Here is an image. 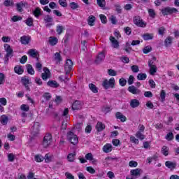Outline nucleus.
I'll return each mask as SVG.
<instances>
[{
  "mask_svg": "<svg viewBox=\"0 0 179 179\" xmlns=\"http://www.w3.org/2000/svg\"><path fill=\"white\" fill-rule=\"evenodd\" d=\"M8 162H14L15 161V155L13 153L8 154Z\"/></svg>",
  "mask_w": 179,
  "mask_h": 179,
  "instance_id": "obj_64",
  "label": "nucleus"
},
{
  "mask_svg": "<svg viewBox=\"0 0 179 179\" xmlns=\"http://www.w3.org/2000/svg\"><path fill=\"white\" fill-rule=\"evenodd\" d=\"M156 57H153L152 59L148 60V66L150 68V75H155L157 72V66H156Z\"/></svg>",
  "mask_w": 179,
  "mask_h": 179,
  "instance_id": "obj_2",
  "label": "nucleus"
},
{
  "mask_svg": "<svg viewBox=\"0 0 179 179\" xmlns=\"http://www.w3.org/2000/svg\"><path fill=\"white\" fill-rule=\"evenodd\" d=\"M127 90L129 93H131V94H141V90L138 89V87L134 85L129 86Z\"/></svg>",
  "mask_w": 179,
  "mask_h": 179,
  "instance_id": "obj_14",
  "label": "nucleus"
},
{
  "mask_svg": "<svg viewBox=\"0 0 179 179\" xmlns=\"http://www.w3.org/2000/svg\"><path fill=\"white\" fill-rule=\"evenodd\" d=\"M109 39L113 48H118V47H120V43H118V41H117V39H115L114 36H110Z\"/></svg>",
  "mask_w": 179,
  "mask_h": 179,
  "instance_id": "obj_19",
  "label": "nucleus"
},
{
  "mask_svg": "<svg viewBox=\"0 0 179 179\" xmlns=\"http://www.w3.org/2000/svg\"><path fill=\"white\" fill-rule=\"evenodd\" d=\"M27 26L31 27L33 26V18L31 17H29L25 21Z\"/></svg>",
  "mask_w": 179,
  "mask_h": 179,
  "instance_id": "obj_41",
  "label": "nucleus"
},
{
  "mask_svg": "<svg viewBox=\"0 0 179 179\" xmlns=\"http://www.w3.org/2000/svg\"><path fill=\"white\" fill-rule=\"evenodd\" d=\"M144 54H149L150 51H152V47L150 46H146L143 50Z\"/></svg>",
  "mask_w": 179,
  "mask_h": 179,
  "instance_id": "obj_53",
  "label": "nucleus"
},
{
  "mask_svg": "<svg viewBox=\"0 0 179 179\" xmlns=\"http://www.w3.org/2000/svg\"><path fill=\"white\" fill-rule=\"evenodd\" d=\"M49 43L52 46L57 45L58 43V38L55 36H50L49 38Z\"/></svg>",
  "mask_w": 179,
  "mask_h": 179,
  "instance_id": "obj_25",
  "label": "nucleus"
},
{
  "mask_svg": "<svg viewBox=\"0 0 179 179\" xmlns=\"http://www.w3.org/2000/svg\"><path fill=\"white\" fill-rule=\"evenodd\" d=\"M165 138L166 141H173L174 139V134L171 132L168 133Z\"/></svg>",
  "mask_w": 179,
  "mask_h": 179,
  "instance_id": "obj_45",
  "label": "nucleus"
},
{
  "mask_svg": "<svg viewBox=\"0 0 179 179\" xmlns=\"http://www.w3.org/2000/svg\"><path fill=\"white\" fill-rule=\"evenodd\" d=\"M131 69L134 73H138V72H139V66H138V65H133L131 67Z\"/></svg>",
  "mask_w": 179,
  "mask_h": 179,
  "instance_id": "obj_51",
  "label": "nucleus"
},
{
  "mask_svg": "<svg viewBox=\"0 0 179 179\" xmlns=\"http://www.w3.org/2000/svg\"><path fill=\"white\" fill-rule=\"evenodd\" d=\"M136 136L138 139H141V141H143V139H145V135H143V134H142L141 131H137Z\"/></svg>",
  "mask_w": 179,
  "mask_h": 179,
  "instance_id": "obj_46",
  "label": "nucleus"
},
{
  "mask_svg": "<svg viewBox=\"0 0 179 179\" xmlns=\"http://www.w3.org/2000/svg\"><path fill=\"white\" fill-rule=\"evenodd\" d=\"M67 138L72 143V145H77V143L79 142V140L78 138V136L75 135V134L73 131H69L67 133Z\"/></svg>",
  "mask_w": 179,
  "mask_h": 179,
  "instance_id": "obj_4",
  "label": "nucleus"
},
{
  "mask_svg": "<svg viewBox=\"0 0 179 179\" xmlns=\"http://www.w3.org/2000/svg\"><path fill=\"white\" fill-rule=\"evenodd\" d=\"M33 15L35 17H40V16H41V8H40V7H36L33 11Z\"/></svg>",
  "mask_w": 179,
  "mask_h": 179,
  "instance_id": "obj_29",
  "label": "nucleus"
},
{
  "mask_svg": "<svg viewBox=\"0 0 179 179\" xmlns=\"http://www.w3.org/2000/svg\"><path fill=\"white\" fill-rule=\"evenodd\" d=\"M27 71L29 75H34V69H33L31 64L27 65Z\"/></svg>",
  "mask_w": 179,
  "mask_h": 179,
  "instance_id": "obj_35",
  "label": "nucleus"
},
{
  "mask_svg": "<svg viewBox=\"0 0 179 179\" xmlns=\"http://www.w3.org/2000/svg\"><path fill=\"white\" fill-rule=\"evenodd\" d=\"M89 26H94V22H96V17L94 15H90L87 20Z\"/></svg>",
  "mask_w": 179,
  "mask_h": 179,
  "instance_id": "obj_30",
  "label": "nucleus"
},
{
  "mask_svg": "<svg viewBox=\"0 0 179 179\" xmlns=\"http://www.w3.org/2000/svg\"><path fill=\"white\" fill-rule=\"evenodd\" d=\"M8 121H9V117L6 115H3L0 117V122L2 125H7Z\"/></svg>",
  "mask_w": 179,
  "mask_h": 179,
  "instance_id": "obj_24",
  "label": "nucleus"
},
{
  "mask_svg": "<svg viewBox=\"0 0 179 179\" xmlns=\"http://www.w3.org/2000/svg\"><path fill=\"white\" fill-rule=\"evenodd\" d=\"M104 58H106V55H104V52H101L96 57V59L95 60L96 64H101V62L104 61Z\"/></svg>",
  "mask_w": 179,
  "mask_h": 179,
  "instance_id": "obj_18",
  "label": "nucleus"
},
{
  "mask_svg": "<svg viewBox=\"0 0 179 179\" xmlns=\"http://www.w3.org/2000/svg\"><path fill=\"white\" fill-rule=\"evenodd\" d=\"M21 83L25 87V89L27 92H30V77L29 76H24L21 78Z\"/></svg>",
  "mask_w": 179,
  "mask_h": 179,
  "instance_id": "obj_7",
  "label": "nucleus"
},
{
  "mask_svg": "<svg viewBox=\"0 0 179 179\" xmlns=\"http://www.w3.org/2000/svg\"><path fill=\"white\" fill-rule=\"evenodd\" d=\"M55 61H56V62L62 61V57H61V54H59V52H56L55 54Z\"/></svg>",
  "mask_w": 179,
  "mask_h": 179,
  "instance_id": "obj_42",
  "label": "nucleus"
},
{
  "mask_svg": "<svg viewBox=\"0 0 179 179\" xmlns=\"http://www.w3.org/2000/svg\"><path fill=\"white\" fill-rule=\"evenodd\" d=\"M146 78H148V76L146 75V73H140L137 76V79L138 80H145Z\"/></svg>",
  "mask_w": 179,
  "mask_h": 179,
  "instance_id": "obj_36",
  "label": "nucleus"
},
{
  "mask_svg": "<svg viewBox=\"0 0 179 179\" xmlns=\"http://www.w3.org/2000/svg\"><path fill=\"white\" fill-rule=\"evenodd\" d=\"M116 118L117 120H120L121 122H125L127 121V117H125L122 113L120 112L116 113Z\"/></svg>",
  "mask_w": 179,
  "mask_h": 179,
  "instance_id": "obj_22",
  "label": "nucleus"
},
{
  "mask_svg": "<svg viewBox=\"0 0 179 179\" xmlns=\"http://www.w3.org/2000/svg\"><path fill=\"white\" fill-rule=\"evenodd\" d=\"M160 97L162 101H164L166 100V92L163 90L160 92Z\"/></svg>",
  "mask_w": 179,
  "mask_h": 179,
  "instance_id": "obj_54",
  "label": "nucleus"
},
{
  "mask_svg": "<svg viewBox=\"0 0 179 179\" xmlns=\"http://www.w3.org/2000/svg\"><path fill=\"white\" fill-rule=\"evenodd\" d=\"M172 42L173 38H171V36H168L164 41L165 47H169V45H170V44H171Z\"/></svg>",
  "mask_w": 179,
  "mask_h": 179,
  "instance_id": "obj_38",
  "label": "nucleus"
},
{
  "mask_svg": "<svg viewBox=\"0 0 179 179\" xmlns=\"http://www.w3.org/2000/svg\"><path fill=\"white\" fill-rule=\"evenodd\" d=\"M108 75H109V76H117V71L110 69L108 70Z\"/></svg>",
  "mask_w": 179,
  "mask_h": 179,
  "instance_id": "obj_48",
  "label": "nucleus"
},
{
  "mask_svg": "<svg viewBox=\"0 0 179 179\" xmlns=\"http://www.w3.org/2000/svg\"><path fill=\"white\" fill-rule=\"evenodd\" d=\"M143 40L147 41L148 40H153V34L146 33L142 36Z\"/></svg>",
  "mask_w": 179,
  "mask_h": 179,
  "instance_id": "obj_31",
  "label": "nucleus"
},
{
  "mask_svg": "<svg viewBox=\"0 0 179 179\" xmlns=\"http://www.w3.org/2000/svg\"><path fill=\"white\" fill-rule=\"evenodd\" d=\"M41 78L43 80H47L51 78V72H50V69H48V68H43V73H41Z\"/></svg>",
  "mask_w": 179,
  "mask_h": 179,
  "instance_id": "obj_10",
  "label": "nucleus"
},
{
  "mask_svg": "<svg viewBox=\"0 0 179 179\" xmlns=\"http://www.w3.org/2000/svg\"><path fill=\"white\" fill-rule=\"evenodd\" d=\"M102 86L106 90L108 89H110V87H111V89H114L115 87V79H114V78H110L109 80H103L102 83Z\"/></svg>",
  "mask_w": 179,
  "mask_h": 179,
  "instance_id": "obj_3",
  "label": "nucleus"
},
{
  "mask_svg": "<svg viewBox=\"0 0 179 179\" xmlns=\"http://www.w3.org/2000/svg\"><path fill=\"white\" fill-rule=\"evenodd\" d=\"M96 129L97 132H101L106 129V125L101 122H98L96 125Z\"/></svg>",
  "mask_w": 179,
  "mask_h": 179,
  "instance_id": "obj_20",
  "label": "nucleus"
},
{
  "mask_svg": "<svg viewBox=\"0 0 179 179\" xmlns=\"http://www.w3.org/2000/svg\"><path fill=\"white\" fill-rule=\"evenodd\" d=\"M35 160L40 163L44 160V157L41 156V155H35Z\"/></svg>",
  "mask_w": 179,
  "mask_h": 179,
  "instance_id": "obj_43",
  "label": "nucleus"
},
{
  "mask_svg": "<svg viewBox=\"0 0 179 179\" xmlns=\"http://www.w3.org/2000/svg\"><path fill=\"white\" fill-rule=\"evenodd\" d=\"M38 132H40V123L35 122L31 128V134L34 136H36L38 134Z\"/></svg>",
  "mask_w": 179,
  "mask_h": 179,
  "instance_id": "obj_12",
  "label": "nucleus"
},
{
  "mask_svg": "<svg viewBox=\"0 0 179 179\" xmlns=\"http://www.w3.org/2000/svg\"><path fill=\"white\" fill-rule=\"evenodd\" d=\"M85 159L86 160H89L90 162L93 160V154L92 152H89L85 155Z\"/></svg>",
  "mask_w": 179,
  "mask_h": 179,
  "instance_id": "obj_55",
  "label": "nucleus"
},
{
  "mask_svg": "<svg viewBox=\"0 0 179 179\" xmlns=\"http://www.w3.org/2000/svg\"><path fill=\"white\" fill-rule=\"evenodd\" d=\"M64 30H65V27L62 25H58L56 29V31L59 36H61L62 33L64 32Z\"/></svg>",
  "mask_w": 179,
  "mask_h": 179,
  "instance_id": "obj_34",
  "label": "nucleus"
},
{
  "mask_svg": "<svg viewBox=\"0 0 179 179\" xmlns=\"http://www.w3.org/2000/svg\"><path fill=\"white\" fill-rule=\"evenodd\" d=\"M75 156H76V153H70L67 156V159L71 162H75Z\"/></svg>",
  "mask_w": 179,
  "mask_h": 179,
  "instance_id": "obj_37",
  "label": "nucleus"
},
{
  "mask_svg": "<svg viewBox=\"0 0 179 179\" xmlns=\"http://www.w3.org/2000/svg\"><path fill=\"white\" fill-rule=\"evenodd\" d=\"M43 20L46 23V27H51L52 26V22L54 19L50 15H46L43 17Z\"/></svg>",
  "mask_w": 179,
  "mask_h": 179,
  "instance_id": "obj_11",
  "label": "nucleus"
},
{
  "mask_svg": "<svg viewBox=\"0 0 179 179\" xmlns=\"http://www.w3.org/2000/svg\"><path fill=\"white\" fill-rule=\"evenodd\" d=\"M89 88L90 89L91 92H92V93H99V88H97L94 84L90 83L89 85Z\"/></svg>",
  "mask_w": 179,
  "mask_h": 179,
  "instance_id": "obj_32",
  "label": "nucleus"
},
{
  "mask_svg": "<svg viewBox=\"0 0 179 179\" xmlns=\"http://www.w3.org/2000/svg\"><path fill=\"white\" fill-rule=\"evenodd\" d=\"M43 158L46 163H50L52 160V157L49 154H46Z\"/></svg>",
  "mask_w": 179,
  "mask_h": 179,
  "instance_id": "obj_50",
  "label": "nucleus"
},
{
  "mask_svg": "<svg viewBox=\"0 0 179 179\" xmlns=\"http://www.w3.org/2000/svg\"><path fill=\"white\" fill-rule=\"evenodd\" d=\"M4 48L6 52L3 57L4 64L8 65V64H9V58L13 57V49L8 44L4 45Z\"/></svg>",
  "mask_w": 179,
  "mask_h": 179,
  "instance_id": "obj_1",
  "label": "nucleus"
},
{
  "mask_svg": "<svg viewBox=\"0 0 179 179\" xmlns=\"http://www.w3.org/2000/svg\"><path fill=\"white\" fill-rule=\"evenodd\" d=\"M124 33H126L127 36L131 35V33H132V29H131V27H124Z\"/></svg>",
  "mask_w": 179,
  "mask_h": 179,
  "instance_id": "obj_57",
  "label": "nucleus"
},
{
  "mask_svg": "<svg viewBox=\"0 0 179 179\" xmlns=\"http://www.w3.org/2000/svg\"><path fill=\"white\" fill-rule=\"evenodd\" d=\"M14 72H15V73H17V75H22V73L24 72V70L23 69V66H15L14 68Z\"/></svg>",
  "mask_w": 179,
  "mask_h": 179,
  "instance_id": "obj_26",
  "label": "nucleus"
},
{
  "mask_svg": "<svg viewBox=\"0 0 179 179\" xmlns=\"http://www.w3.org/2000/svg\"><path fill=\"white\" fill-rule=\"evenodd\" d=\"M16 8L18 12H23V8H29V4L27 2L20 1L16 3Z\"/></svg>",
  "mask_w": 179,
  "mask_h": 179,
  "instance_id": "obj_13",
  "label": "nucleus"
},
{
  "mask_svg": "<svg viewBox=\"0 0 179 179\" xmlns=\"http://www.w3.org/2000/svg\"><path fill=\"white\" fill-rule=\"evenodd\" d=\"M96 3L100 8L106 7V0H96Z\"/></svg>",
  "mask_w": 179,
  "mask_h": 179,
  "instance_id": "obj_40",
  "label": "nucleus"
},
{
  "mask_svg": "<svg viewBox=\"0 0 179 179\" xmlns=\"http://www.w3.org/2000/svg\"><path fill=\"white\" fill-rule=\"evenodd\" d=\"M148 13L150 17H155V16H156V13H155V10L152 8L148 9Z\"/></svg>",
  "mask_w": 179,
  "mask_h": 179,
  "instance_id": "obj_56",
  "label": "nucleus"
},
{
  "mask_svg": "<svg viewBox=\"0 0 179 179\" xmlns=\"http://www.w3.org/2000/svg\"><path fill=\"white\" fill-rule=\"evenodd\" d=\"M5 83V74L0 73V85Z\"/></svg>",
  "mask_w": 179,
  "mask_h": 179,
  "instance_id": "obj_58",
  "label": "nucleus"
},
{
  "mask_svg": "<svg viewBox=\"0 0 179 179\" xmlns=\"http://www.w3.org/2000/svg\"><path fill=\"white\" fill-rule=\"evenodd\" d=\"M140 105L141 102H139V100L136 99H134L130 101V107H131V108H136V107H139Z\"/></svg>",
  "mask_w": 179,
  "mask_h": 179,
  "instance_id": "obj_16",
  "label": "nucleus"
},
{
  "mask_svg": "<svg viewBox=\"0 0 179 179\" xmlns=\"http://www.w3.org/2000/svg\"><path fill=\"white\" fill-rule=\"evenodd\" d=\"M162 153L164 156H169V147L164 145L162 148Z\"/></svg>",
  "mask_w": 179,
  "mask_h": 179,
  "instance_id": "obj_39",
  "label": "nucleus"
},
{
  "mask_svg": "<svg viewBox=\"0 0 179 179\" xmlns=\"http://www.w3.org/2000/svg\"><path fill=\"white\" fill-rule=\"evenodd\" d=\"M47 85L50 87H59V84L58 83H57V81L55 80H50L47 83Z\"/></svg>",
  "mask_w": 179,
  "mask_h": 179,
  "instance_id": "obj_28",
  "label": "nucleus"
},
{
  "mask_svg": "<svg viewBox=\"0 0 179 179\" xmlns=\"http://www.w3.org/2000/svg\"><path fill=\"white\" fill-rule=\"evenodd\" d=\"M141 169H132L130 173L131 175L133 176L134 177H140L141 176Z\"/></svg>",
  "mask_w": 179,
  "mask_h": 179,
  "instance_id": "obj_21",
  "label": "nucleus"
},
{
  "mask_svg": "<svg viewBox=\"0 0 179 179\" xmlns=\"http://www.w3.org/2000/svg\"><path fill=\"white\" fill-rule=\"evenodd\" d=\"M115 10H117V13H121L122 11V8H121V6L118 3L115 4Z\"/></svg>",
  "mask_w": 179,
  "mask_h": 179,
  "instance_id": "obj_63",
  "label": "nucleus"
},
{
  "mask_svg": "<svg viewBox=\"0 0 179 179\" xmlns=\"http://www.w3.org/2000/svg\"><path fill=\"white\" fill-rule=\"evenodd\" d=\"M3 5L6 7L12 6L13 5V0H5Z\"/></svg>",
  "mask_w": 179,
  "mask_h": 179,
  "instance_id": "obj_44",
  "label": "nucleus"
},
{
  "mask_svg": "<svg viewBox=\"0 0 179 179\" xmlns=\"http://www.w3.org/2000/svg\"><path fill=\"white\" fill-rule=\"evenodd\" d=\"M165 166L166 167H167L168 169H170L171 170H174V169L177 167V163L173 162L171 161H166L165 162Z\"/></svg>",
  "mask_w": 179,
  "mask_h": 179,
  "instance_id": "obj_17",
  "label": "nucleus"
},
{
  "mask_svg": "<svg viewBox=\"0 0 179 179\" xmlns=\"http://www.w3.org/2000/svg\"><path fill=\"white\" fill-rule=\"evenodd\" d=\"M11 20L13 22H19V20H22V17L19 16V15H14L13 16V17L11 18Z\"/></svg>",
  "mask_w": 179,
  "mask_h": 179,
  "instance_id": "obj_59",
  "label": "nucleus"
},
{
  "mask_svg": "<svg viewBox=\"0 0 179 179\" xmlns=\"http://www.w3.org/2000/svg\"><path fill=\"white\" fill-rule=\"evenodd\" d=\"M82 106H83V103L80 101H75V102L72 104V110H80L82 108Z\"/></svg>",
  "mask_w": 179,
  "mask_h": 179,
  "instance_id": "obj_15",
  "label": "nucleus"
},
{
  "mask_svg": "<svg viewBox=\"0 0 179 179\" xmlns=\"http://www.w3.org/2000/svg\"><path fill=\"white\" fill-rule=\"evenodd\" d=\"M28 54L30 57H32V58H37V50H36V49H30L28 51Z\"/></svg>",
  "mask_w": 179,
  "mask_h": 179,
  "instance_id": "obj_33",
  "label": "nucleus"
},
{
  "mask_svg": "<svg viewBox=\"0 0 179 179\" xmlns=\"http://www.w3.org/2000/svg\"><path fill=\"white\" fill-rule=\"evenodd\" d=\"M21 110L22 111H29V110H30V106H29V105L23 104L21 106Z\"/></svg>",
  "mask_w": 179,
  "mask_h": 179,
  "instance_id": "obj_60",
  "label": "nucleus"
},
{
  "mask_svg": "<svg viewBox=\"0 0 179 179\" xmlns=\"http://www.w3.org/2000/svg\"><path fill=\"white\" fill-rule=\"evenodd\" d=\"M103 150L105 153H110L113 150V145L111 144H106L103 146Z\"/></svg>",
  "mask_w": 179,
  "mask_h": 179,
  "instance_id": "obj_27",
  "label": "nucleus"
},
{
  "mask_svg": "<svg viewBox=\"0 0 179 179\" xmlns=\"http://www.w3.org/2000/svg\"><path fill=\"white\" fill-rule=\"evenodd\" d=\"M119 83L120 85V86H125V85H127V80H125L124 78H122L119 80Z\"/></svg>",
  "mask_w": 179,
  "mask_h": 179,
  "instance_id": "obj_61",
  "label": "nucleus"
},
{
  "mask_svg": "<svg viewBox=\"0 0 179 179\" xmlns=\"http://www.w3.org/2000/svg\"><path fill=\"white\" fill-rule=\"evenodd\" d=\"M178 12V10L177 8H165L162 10V13L164 15V16H166V15H171L172 13H177Z\"/></svg>",
  "mask_w": 179,
  "mask_h": 179,
  "instance_id": "obj_9",
  "label": "nucleus"
},
{
  "mask_svg": "<svg viewBox=\"0 0 179 179\" xmlns=\"http://www.w3.org/2000/svg\"><path fill=\"white\" fill-rule=\"evenodd\" d=\"M8 104V101L4 98H0V105L1 106H6Z\"/></svg>",
  "mask_w": 179,
  "mask_h": 179,
  "instance_id": "obj_62",
  "label": "nucleus"
},
{
  "mask_svg": "<svg viewBox=\"0 0 179 179\" xmlns=\"http://www.w3.org/2000/svg\"><path fill=\"white\" fill-rule=\"evenodd\" d=\"M166 32V28L164 27H161L158 29V34L160 36H164V33Z\"/></svg>",
  "mask_w": 179,
  "mask_h": 179,
  "instance_id": "obj_49",
  "label": "nucleus"
},
{
  "mask_svg": "<svg viewBox=\"0 0 179 179\" xmlns=\"http://www.w3.org/2000/svg\"><path fill=\"white\" fill-rule=\"evenodd\" d=\"M99 17H100L101 23H103V24L107 23V17H106V15L101 14L99 15Z\"/></svg>",
  "mask_w": 179,
  "mask_h": 179,
  "instance_id": "obj_52",
  "label": "nucleus"
},
{
  "mask_svg": "<svg viewBox=\"0 0 179 179\" xmlns=\"http://www.w3.org/2000/svg\"><path fill=\"white\" fill-rule=\"evenodd\" d=\"M20 42L21 43L26 45L29 44V43H30V37L27 36H23L20 38Z\"/></svg>",
  "mask_w": 179,
  "mask_h": 179,
  "instance_id": "obj_23",
  "label": "nucleus"
},
{
  "mask_svg": "<svg viewBox=\"0 0 179 179\" xmlns=\"http://www.w3.org/2000/svg\"><path fill=\"white\" fill-rule=\"evenodd\" d=\"M69 6L73 9V10H75V9H78L79 8V4L75 2H71L70 3Z\"/></svg>",
  "mask_w": 179,
  "mask_h": 179,
  "instance_id": "obj_47",
  "label": "nucleus"
},
{
  "mask_svg": "<svg viewBox=\"0 0 179 179\" xmlns=\"http://www.w3.org/2000/svg\"><path fill=\"white\" fill-rule=\"evenodd\" d=\"M52 142V136L50 134H47L44 138L43 141V148H48L51 143Z\"/></svg>",
  "mask_w": 179,
  "mask_h": 179,
  "instance_id": "obj_5",
  "label": "nucleus"
},
{
  "mask_svg": "<svg viewBox=\"0 0 179 179\" xmlns=\"http://www.w3.org/2000/svg\"><path fill=\"white\" fill-rule=\"evenodd\" d=\"M73 66V62H72L71 59H67L66 61V64L64 66V69L66 72V75H69V72L72 71V67Z\"/></svg>",
  "mask_w": 179,
  "mask_h": 179,
  "instance_id": "obj_8",
  "label": "nucleus"
},
{
  "mask_svg": "<svg viewBox=\"0 0 179 179\" xmlns=\"http://www.w3.org/2000/svg\"><path fill=\"white\" fill-rule=\"evenodd\" d=\"M133 22L136 26L138 27H145L146 26V22H143V20L139 16H136L133 19Z\"/></svg>",
  "mask_w": 179,
  "mask_h": 179,
  "instance_id": "obj_6",
  "label": "nucleus"
}]
</instances>
